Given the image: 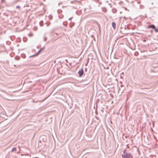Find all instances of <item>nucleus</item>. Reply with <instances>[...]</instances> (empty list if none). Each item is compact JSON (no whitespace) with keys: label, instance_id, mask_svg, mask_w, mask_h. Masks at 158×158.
<instances>
[{"label":"nucleus","instance_id":"f257e3e1","mask_svg":"<svg viewBox=\"0 0 158 158\" xmlns=\"http://www.w3.org/2000/svg\"><path fill=\"white\" fill-rule=\"evenodd\" d=\"M126 149H125L122 154L123 158H132V156L130 153L126 152Z\"/></svg>","mask_w":158,"mask_h":158},{"label":"nucleus","instance_id":"f03ea898","mask_svg":"<svg viewBox=\"0 0 158 158\" xmlns=\"http://www.w3.org/2000/svg\"><path fill=\"white\" fill-rule=\"evenodd\" d=\"M78 73L79 74V76L81 77L83 76L84 74V71L83 69H81L78 72Z\"/></svg>","mask_w":158,"mask_h":158},{"label":"nucleus","instance_id":"7ed1b4c3","mask_svg":"<svg viewBox=\"0 0 158 158\" xmlns=\"http://www.w3.org/2000/svg\"><path fill=\"white\" fill-rule=\"evenodd\" d=\"M155 26L154 25L152 24V25H151L148 26L147 27V28L148 29L152 28L153 29H155Z\"/></svg>","mask_w":158,"mask_h":158},{"label":"nucleus","instance_id":"20e7f679","mask_svg":"<svg viewBox=\"0 0 158 158\" xmlns=\"http://www.w3.org/2000/svg\"><path fill=\"white\" fill-rule=\"evenodd\" d=\"M43 49V48H41L38 52L35 53V55L31 56H34L38 55L39 54V53Z\"/></svg>","mask_w":158,"mask_h":158},{"label":"nucleus","instance_id":"39448f33","mask_svg":"<svg viewBox=\"0 0 158 158\" xmlns=\"http://www.w3.org/2000/svg\"><path fill=\"white\" fill-rule=\"evenodd\" d=\"M112 26L113 27L114 29H115L116 28V23L115 22H113L112 23Z\"/></svg>","mask_w":158,"mask_h":158},{"label":"nucleus","instance_id":"423d86ee","mask_svg":"<svg viewBox=\"0 0 158 158\" xmlns=\"http://www.w3.org/2000/svg\"><path fill=\"white\" fill-rule=\"evenodd\" d=\"M16 150V148H15L14 147L13 148L12 150H11V152H14Z\"/></svg>","mask_w":158,"mask_h":158},{"label":"nucleus","instance_id":"0eeeda50","mask_svg":"<svg viewBox=\"0 0 158 158\" xmlns=\"http://www.w3.org/2000/svg\"><path fill=\"white\" fill-rule=\"evenodd\" d=\"M154 29L155 30V31H156V32H158V28H156L155 27V29Z\"/></svg>","mask_w":158,"mask_h":158},{"label":"nucleus","instance_id":"6e6552de","mask_svg":"<svg viewBox=\"0 0 158 158\" xmlns=\"http://www.w3.org/2000/svg\"><path fill=\"white\" fill-rule=\"evenodd\" d=\"M47 38L46 37H44V41H46V40H47Z\"/></svg>","mask_w":158,"mask_h":158},{"label":"nucleus","instance_id":"1a4fd4ad","mask_svg":"<svg viewBox=\"0 0 158 158\" xmlns=\"http://www.w3.org/2000/svg\"><path fill=\"white\" fill-rule=\"evenodd\" d=\"M49 19H52V16L51 15H50L49 16Z\"/></svg>","mask_w":158,"mask_h":158},{"label":"nucleus","instance_id":"9d476101","mask_svg":"<svg viewBox=\"0 0 158 158\" xmlns=\"http://www.w3.org/2000/svg\"><path fill=\"white\" fill-rule=\"evenodd\" d=\"M5 2V0H1V2L2 3H3Z\"/></svg>","mask_w":158,"mask_h":158},{"label":"nucleus","instance_id":"9b49d317","mask_svg":"<svg viewBox=\"0 0 158 158\" xmlns=\"http://www.w3.org/2000/svg\"><path fill=\"white\" fill-rule=\"evenodd\" d=\"M40 25L41 26H43V24L42 23H41V22L40 23Z\"/></svg>","mask_w":158,"mask_h":158},{"label":"nucleus","instance_id":"f8f14e48","mask_svg":"<svg viewBox=\"0 0 158 158\" xmlns=\"http://www.w3.org/2000/svg\"><path fill=\"white\" fill-rule=\"evenodd\" d=\"M16 8H20V6H17L16 7Z\"/></svg>","mask_w":158,"mask_h":158},{"label":"nucleus","instance_id":"ddd939ff","mask_svg":"<svg viewBox=\"0 0 158 158\" xmlns=\"http://www.w3.org/2000/svg\"><path fill=\"white\" fill-rule=\"evenodd\" d=\"M72 18H72H72H69V20H71V19Z\"/></svg>","mask_w":158,"mask_h":158},{"label":"nucleus","instance_id":"4468645a","mask_svg":"<svg viewBox=\"0 0 158 158\" xmlns=\"http://www.w3.org/2000/svg\"><path fill=\"white\" fill-rule=\"evenodd\" d=\"M124 19H126V17H124Z\"/></svg>","mask_w":158,"mask_h":158},{"label":"nucleus","instance_id":"2eb2a0df","mask_svg":"<svg viewBox=\"0 0 158 158\" xmlns=\"http://www.w3.org/2000/svg\"><path fill=\"white\" fill-rule=\"evenodd\" d=\"M47 25L48 26H49V25Z\"/></svg>","mask_w":158,"mask_h":158},{"label":"nucleus","instance_id":"dca6fc26","mask_svg":"<svg viewBox=\"0 0 158 158\" xmlns=\"http://www.w3.org/2000/svg\"><path fill=\"white\" fill-rule=\"evenodd\" d=\"M121 87H122V86H123L122 85H121Z\"/></svg>","mask_w":158,"mask_h":158}]
</instances>
